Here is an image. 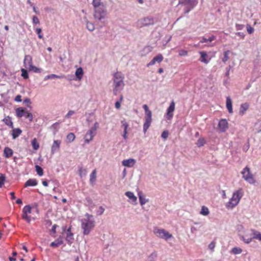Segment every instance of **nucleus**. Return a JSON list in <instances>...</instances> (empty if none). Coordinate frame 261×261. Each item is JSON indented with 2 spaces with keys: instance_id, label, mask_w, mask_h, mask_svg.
<instances>
[{
  "instance_id": "nucleus-25",
  "label": "nucleus",
  "mask_w": 261,
  "mask_h": 261,
  "mask_svg": "<svg viewBox=\"0 0 261 261\" xmlns=\"http://www.w3.org/2000/svg\"><path fill=\"white\" fill-rule=\"evenodd\" d=\"M63 243V241L61 237H59L55 241L50 243V246L53 247H58Z\"/></svg>"
},
{
  "instance_id": "nucleus-42",
  "label": "nucleus",
  "mask_w": 261,
  "mask_h": 261,
  "mask_svg": "<svg viewBox=\"0 0 261 261\" xmlns=\"http://www.w3.org/2000/svg\"><path fill=\"white\" fill-rule=\"evenodd\" d=\"M242 252V249L239 247H234L232 249L231 251V252L234 254H239L241 253Z\"/></svg>"
},
{
  "instance_id": "nucleus-4",
  "label": "nucleus",
  "mask_w": 261,
  "mask_h": 261,
  "mask_svg": "<svg viewBox=\"0 0 261 261\" xmlns=\"http://www.w3.org/2000/svg\"><path fill=\"white\" fill-rule=\"evenodd\" d=\"M143 108L145 111V122L143 124V132L145 134L152 121V112L149 109L147 105H144Z\"/></svg>"
},
{
  "instance_id": "nucleus-49",
  "label": "nucleus",
  "mask_w": 261,
  "mask_h": 261,
  "mask_svg": "<svg viewBox=\"0 0 261 261\" xmlns=\"http://www.w3.org/2000/svg\"><path fill=\"white\" fill-rule=\"evenodd\" d=\"M21 76L25 79H27L28 78V71L26 69L22 68L21 69Z\"/></svg>"
},
{
  "instance_id": "nucleus-44",
  "label": "nucleus",
  "mask_w": 261,
  "mask_h": 261,
  "mask_svg": "<svg viewBox=\"0 0 261 261\" xmlns=\"http://www.w3.org/2000/svg\"><path fill=\"white\" fill-rule=\"evenodd\" d=\"M24 116L26 118H28L29 120L30 121H32L33 120V115L32 113H31L30 112H29L28 110H27L25 112V114H24Z\"/></svg>"
},
{
  "instance_id": "nucleus-20",
  "label": "nucleus",
  "mask_w": 261,
  "mask_h": 261,
  "mask_svg": "<svg viewBox=\"0 0 261 261\" xmlns=\"http://www.w3.org/2000/svg\"><path fill=\"white\" fill-rule=\"evenodd\" d=\"M136 160L134 159H129L124 160L122 162V165L126 167L131 168L133 167L136 164Z\"/></svg>"
},
{
  "instance_id": "nucleus-32",
  "label": "nucleus",
  "mask_w": 261,
  "mask_h": 261,
  "mask_svg": "<svg viewBox=\"0 0 261 261\" xmlns=\"http://www.w3.org/2000/svg\"><path fill=\"white\" fill-rule=\"evenodd\" d=\"M22 133L21 130L20 128H14L12 130V136L13 139H16Z\"/></svg>"
},
{
  "instance_id": "nucleus-56",
  "label": "nucleus",
  "mask_w": 261,
  "mask_h": 261,
  "mask_svg": "<svg viewBox=\"0 0 261 261\" xmlns=\"http://www.w3.org/2000/svg\"><path fill=\"white\" fill-rule=\"evenodd\" d=\"M188 55V51L185 49H180L179 50V56H187Z\"/></svg>"
},
{
  "instance_id": "nucleus-29",
  "label": "nucleus",
  "mask_w": 261,
  "mask_h": 261,
  "mask_svg": "<svg viewBox=\"0 0 261 261\" xmlns=\"http://www.w3.org/2000/svg\"><path fill=\"white\" fill-rule=\"evenodd\" d=\"M13 151L12 149L9 147H6L4 150V155L6 158H9L13 155Z\"/></svg>"
},
{
  "instance_id": "nucleus-7",
  "label": "nucleus",
  "mask_w": 261,
  "mask_h": 261,
  "mask_svg": "<svg viewBox=\"0 0 261 261\" xmlns=\"http://www.w3.org/2000/svg\"><path fill=\"white\" fill-rule=\"evenodd\" d=\"M198 0H180L179 4L184 7L185 13H188L198 4Z\"/></svg>"
},
{
  "instance_id": "nucleus-28",
  "label": "nucleus",
  "mask_w": 261,
  "mask_h": 261,
  "mask_svg": "<svg viewBox=\"0 0 261 261\" xmlns=\"http://www.w3.org/2000/svg\"><path fill=\"white\" fill-rule=\"evenodd\" d=\"M38 182L36 179L30 178L25 183V187H34L37 185Z\"/></svg>"
},
{
  "instance_id": "nucleus-15",
  "label": "nucleus",
  "mask_w": 261,
  "mask_h": 261,
  "mask_svg": "<svg viewBox=\"0 0 261 261\" xmlns=\"http://www.w3.org/2000/svg\"><path fill=\"white\" fill-rule=\"evenodd\" d=\"M218 128L221 132H225L228 128V123L226 119H221L218 123Z\"/></svg>"
},
{
  "instance_id": "nucleus-62",
  "label": "nucleus",
  "mask_w": 261,
  "mask_h": 261,
  "mask_svg": "<svg viewBox=\"0 0 261 261\" xmlns=\"http://www.w3.org/2000/svg\"><path fill=\"white\" fill-rule=\"evenodd\" d=\"M230 69V66H229L226 68L225 76L228 77L229 75V71Z\"/></svg>"
},
{
  "instance_id": "nucleus-17",
  "label": "nucleus",
  "mask_w": 261,
  "mask_h": 261,
  "mask_svg": "<svg viewBox=\"0 0 261 261\" xmlns=\"http://www.w3.org/2000/svg\"><path fill=\"white\" fill-rule=\"evenodd\" d=\"M61 144V141L59 140H54L53 142V144L51 147V153L54 154L56 152L59 151L60 148V145Z\"/></svg>"
},
{
  "instance_id": "nucleus-38",
  "label": "nucleus",
  "mask_w": 261,
  "mask_h": 261,
  "mask_svg": "<svg viewBox=\"0 0 261 261\" xmlns=\"http://www.w3.org/2000/svg\"><path fill=\"white\" fill-rule=\"evenodd\" d=\"M96 170H94L90 174V181L91 183L93 184L96 180Z\"/></svg>"
},
{
  "instance_id": "nucleus-45",
  "label": "nucleus",
  "mask_w": 261,
  "mask_h": 261,
  "mask_svg": "<svg viewBox=\"0 0 261 261\" xmlns=\"http://www.w3.org/2000/svg\"><path fill=\"white\" fill-rule=\"evenodd\" d=\"M240 237L241 239V240H243L244 242V243H245L246 244L250 243L252 241V239H253L251 238H246L243 236H240Z\"/></svg>"
},
{
  "instance_id": "nucleus-35",
  "label": "nucleus",
  "mask_w": 261,
  "mask_h": 261,
  "mask_svg": "<svg viewBox=\"0 0 261 261\" xmlns=\"http://www.w3.org/2000/svg\"><path fill=\"white\" fill-rule=\"evenodd\" d=\"M251 231L252 232L253 235L252 238L261 241V233L259 231L254 229H251Z\"/></svg>"
},
{
  "instance_id": "nucleus-3",
  "label": "nucleus",
  "mask_w": 261,
  "mask_h": 261,
  "mask_svg": "<svg viewBox=\"0 0 261 261\" xmlns=\"http://www.w3.org/2000/svg\"><path fill=\"white\" fill-rule=\"evenodd\" d=\"M243 195L242 189H240L233 193L231 198L226 203V207L228 209H232L239 203Z\"/></svg>"
},
{
  "instance_id": "nucleus-19",
  "label": "nucleus",
  "mask_w": 261,
  "mask_h": 261,
  "mask_svg": "<svg viewBox=\"0 0 261 261\" xmlns=\"http://www.w3.org/2000/svg\"><path fill=\"white\" fill-rule=\"evenodd\" d=\"M65 239L68 242V244L71 245L73 241V234L71 231V228L69 227L66 231Z\"/></svg>"
},
{
  "instance_id": "nucleus-10",
  "label": "nucleus",
  "mask_w": 261,
  "mask_h": 261,
  "mask_svg": "<svg viewBox=\"0 0 261 261\" xmlns=\"http://www.w3.org/2000/svg\"><path fill=\"white\" fill-rule=\"evenodd\" d=\"M241 174L242 177L250 184H254L256 182V180L248 167H245L241 171Z\"/></svg>"
},
{
  "instance_id": "nucleus-24",
  "label": "nucleus",
  "mask_w": 261,
  "mask_h": 261,
  "mask_svg": "<svg viewBox=\"0 0 261 261\" xmlns=\"http://www.w3.org/2000/svg\"><path fill=\"white\" fill-rule=\"evenodd\" d=\"M84 75L83 69L82 67L78 68L75 72V75L79 81H80L83 78Z\"/></svg>"
},
{
  "instance_id": "nucleus-21",
  "label": "nucleus",
  "mask_w": 261,
  "mask_h": 261,
  "mask_svg": "<svg viewBox=\"0 0 261 261\" xmlns=\"http://www.w3.org/2000/svg\"><path fill=\"white\" fill-rule=\"evenodd\" d=\"M23 63L25 68L29 69L33 65L32 57L30 55L25 56Z\"/></svg>"
},
{
  "instance_id": "nucleus-55",
  "label": "nucleus",
  "mask_w": 261,
  "mask_h": 261,
  "mask_svg": "<svg viewBox=\"0 0 261 261\" xmlns=\"http://www.w3.org/2000/svg\"><path fill=\"white\" fill-rule=\"evenodd\" d=\"M169 135L168 132L167 130H164L161 135V137L164 139L166 140Z\"/></svg>"
},
{
  "instance_id": "nucleus-51",
  "label": "nucleus",
  "mask_w": 261,
  "mask_h": 261,
  "mask_svg": "<svg viewBox=\"0 0 261 261\" xmlns=\"http://www.w3.org/2000/svg\"><path fill=\"white\" fill-rule=\"evenodd\" d=\"M104 211L105 208L102 206H100L96 211V215L98 216L101 215L103 213Z\"/></svg>"
},
{
  "instance_id": "nucleus-36",
  "label": "nucleus",
  "mask_w": 261,
  "mask_h": 261,
  "mask_svg": "<svg viewBox=\"0 0 261 261\" xmlns=\"http://www.w3.org/2000/svg\"><path fill=\"white\" fill-rule=\"evenodd\" d=\"M62 77H63L62 76L58 75H57L55 74H49V75L45 76L44 78V80L47 81L49 79H55V78L61 79Z\"/></svg>"
},
{
  "instance_id": "nucleus-60",
  "label": "nucleus",
  "mask_w": 261,
  "mask_h": 261,
  "mask_svg": "<svg viewBox=\"0 0 261 261\" xmlns=\"http://www.w3.org/2000/svg\"><path fill=\"white\" fill-rule=\"evenodd\" d=\"M75 112L73 110H70L68 111L67 114L65 115V118H70L72 115L74 114Z\"/></svg>"
},
{
  "instance_id": "nucleus-43",
  "label": "nucleus",
  "mask_w": 261,
  "mask_h": 261,
  "mask_svg": "<svg viewBox=\"0 0 261 261\" xmlns=\"http://www.w3.org/2000/svg\"><path fill=\"white\" fill-rule=\"evenodd\" d=\"M66 138L69 142H72L75 139V135L73 133H70L67 135Z\"/></svg>"
},
{
  "instance_id": "nucleus-50",
  "label": "nucleus",
  "mask_w": 261,
  "mask_h": 261,
  "mask_svg": "<svg viewBox=\"0 0 261 261\" xmlns=\"http://www.w3.org/2000/svg\"><path fill=\"white\" fill-rule=\"evenodd\" d=\"M215 246H216V242L215 241H212L208 245V248L212 251H214Z\"/></svg>"
},
{
  "instance_id": "nucleus-31",
  "label": "nucleus",
  "mask_w": 261,
  "mask_h": 261,
  "mask_svg": "<svg viewBox=\"0 0 261 261\" xmlns=\"http://www.w3.org/2000/svg\"><path fill=\"white\" fill-rule=\"evenodd\" d=\"M84 20L86 23V28L87 29L91 32H92L95 29V26L94 24L92 22H89L86 18H84Z\"/></svg>"
},
{
  "instance_id": "nucleus-12",
  "label": "nucleus",
  "mask_w": 261,
  "mask_h": 261,
  "mask_svg": "<svg viewBox=\"0 0 261 261\" xmlns=\"http://www.w3.org/2000/svg\"><path fill=\"white\" fill-rule=\"evenodd\" d=\"M175 110V102L172 101L166 110V118L168 120H171L173 117V112Z\"/></svg>"
},
{
  "instance_id": "nucleus-63",
  "label": "nucleus",
  "mask_w": 261,
  "mask_h": 261,
  "mask_svg": "<svg viewBox=\"0 0 261 261\" xmlns=\"http://www.w3.org/2000/svg\"><path fill=\"white\" fill-rule=\"evenodd\" d=\"M236 34L242 39H244L245 37V34L243 32H237L236 33Z\"/></svg>"
},
{
  "instance_id": "nucleus-26",
  "label": "nucleus",
  "mask_w": 261,
  "mask_h": 261,
  "mask_svg": "<svg viewBox=\"0 0 261 261\" xmlns=\"http://www.w3.org/2000/svg\"><path fill=\"white\" fill-rule=\"evenodd\" d=\"M226 106L229 113H232V101L229 97L226 98Z\"/></svg>"
},
{
  "instance_id": "nucleus-46",
  "label": "nucleus",
  "mask_w": 261,
  "mask_h": 261,
  "mask_svg": "<svg viewBox=\"0 0 261 261\" xmlns=\"http://www.w3.org/2000/svg\"><path fill=\"white\" fill-rule=\"evenodd\" d=\"M6 181V177L3 174L0 175V188H2Z\"/></svg>"
},
{
  "instance_id": "nucleus-33",
  "label": "nucleus",
  "mask_w": 261,
  "mask_h": 261,
  "mask_svg": "<svg viewBox=\"0 0 261 261\" xmlns=\"http://www.w3.org/2000/svg\"><path fill=\"white\" fill-rule=\"evenodd\" d=\"M200 214L201 215L206 216L209 215L210 211L208 208L205 206H202L201 210L199 212Z\"/></svg>"
},
{
  "instance_id": "nucleus-6",
  "label": "nucleus",
  "mask_w": 261,
  "mask_h": 261,
  "mask_svg": "<svg viewBox=\"0 0 261 261\" xmlns=\"http://www.w3.org/2000/svg\"><path fill=\"white\" fill-rule=\"evenodd\" d=\"M107 10L104 5L94 7L93 16L95 19L101 20L106 17Z\"/></svg>"
},
{
  "instance_id": "nucleus-34",
  "label": "nucleus",
  "mask_w": 261,
  "mask_h": 261,
  "mask_svg": "<svg viewBox=\"0 0 261 261\" xmlns=\"http://www.w3.org/2000/svg\"><path fill=\"white\" fill-rule=\"evenodd\" d=\"M230 51L227 50L224 51L223 57L222 58V61L224 63H225L229 59Z\"/></svg>"
},
{
  "instance_id": "nucleus-39",
  "label": "nucleus",
  "mask_w": 261,
  "mask_h": 261,
  "mask_svg": "<svg viewBox=\"0 0 261 261\" xmlns=\"http://www.w3.org/2000/svg\"><path fill=\"white\" fill-rule=\"evenodd\" d=\"M32 145L35 150H37L39 148V144L37 142L36 138H34L32 141Z\"/></svg>"
},
{
  "instance_id": "nucleus-40",
  "label": "nucleus",
  "mask_w": 261,
  "mask_h": 261,
  "mask_svg": "<svg viewBox=\"0 0 261 261\" xmlns=\"http://www.w3.org/2000/svg\"><path fill=\"white\" fill-rule=\"evenodd\" d=\"M157 252L156 251L153 252L151 254L148 256V261H155L156 258L157 257Z\"/></svg>"
},
{
  "instance_id": "nucleus-1",
  "label": "nucleus",
  "mask_w": 261,
  "mask_h": 261,
  "mask_svg": "<svg viewBox=\"0 0 261 261\" xmlns=\"http://www.w3.org/2000/svg\"><path fill=\"white\" fill-rule=\"evenodd\" d=\"M81 228L84 235H88L95 226V220L93 215L86 213L81 220Z\"/></svg>"
},
{
  "instance_id": "nucleus-53",
  "label": "nucleus",
  "mask_w": 261,
  "mask_h": 261,
  "mask_svg": "<svg viewBox=\"0 0 261 261\" xmlns=\"http://www.w3.org/2000/svg\"><path fill=\"white\" fill-rule=\"evenodd\" d=\"M29 70L30 71H33L34 72L37 73V72H40L41 69L40 68H38L33 65L29 69Z\"/></svg>"
},
{
  "instance_id": "nucleus-5",
  "label": "nucleus",
  "mask_w": 261,
  "mask_h": 261,
  "mask_svg": "<svg viewBox=\"0 0 261 261\" xmlns=\"http://www.w3.org/2000/svg\"><path fill=\"white\" fill-rule=\"evenodd\" d=\"M153 232L156 237L166 241H167L173 238L171 233H169L168 231L163 228L155 227L153 228Z\"/></svg>"
},
{
  "instance_id": "nucleus-18",
  "label": "nucleus",
  "mask_w": 261,
  "mask_h": 261,
  "mask_svg": "<svg viewBox=\"0 0 261 261\" xmlns=\"http://www.w3.org/2000/svg\"><path fill=\"white\" fill-rule=\"evenodd\" d=\"M163 56L161 54H158L157 56L154 57L150 62H149L147 64V66L149 67L150 66H152L154 64H155L156 62L159 63L163 60Z\"/></svg>"
},
{
  "instance_id": "nucleus-27",
  "label": "nucleus",
  "mask_w": 261,
  "mask_h": 261,
  "mask_svg": "<svg viewBox=\"0 0 261 261\" xmlns=\"http://www.w3.org/2000/svg\"><path fill=\"white\" fill-rule=\"evenodd\" d=\"M26 111L27 110L25 109L22 107L17 108L16 109V116L19 118H21L22 116H24Z\"/></svg>"
},
{
  "instance_id": "nucleus-57",
  "label": "nucleus",
  "mask_w": 261,
  "mask_h": 261,
  "mask_svg": "<svg viewBox=\"0 0 261 261\" xmlns=\"http://www.w3.org/2000/svg\"><path fill=\"white\" fill-rule=\"evenodd\" d=\"M36 32L37 33V34H38V37L40 39H42L43 35L41 34L42 29L41 28H36Z\"/></svg>"
},
{
  "instance_id": "nucleus-14",
  "label": "nucleus",
  "mask_w": 261,
  "mask_h": 261,
  "mask_svg": "<svg viewBox=\"0 0 261 261\" xmlns=\"http://www.w3.org/2000/svg\"><path fill=\"white\" fill-rule=\"evenodd\" d=\"M200 57L199 61L205 64H207L211 60V58L208 55L207 53L205 51H199Z\"/></svg>"
},
{
  "instance_id": "nucleus-9",
  "label": "nucleus",
  "mask_w": 261,
  "mask_h": 261,
  "mask_svg": "<svg viewBox=\"0 0 261 261\" xmlns=\"http://www.w3.org/2000/svg\"><path fill=\"white\" fill-rule=\"evenodd\" d=\"M154 23V19L152 16H146L138 20L136 27L139 28L152 25Z\"/></svg>"
},
{
  "instance_id": "nucleus-61",
  "label": "nucleus",
  "mask_w": 261,
  "mask_h": 261,
  "mask_svg": "<svg viewBox=\"0 0 261 261\" xmlns=\"http://www.w3.org/2000/svg\"><path fill=\"white\" fill-rule=\"evenodd\" d=\"M15 101L17 102H21L22 101L21 96L20 95H17L15 98Z\"/></svg>"
},
{
  "instance_id": "nucleus-30",
  "label": "nucleus",
  "mask_w": 261,
  "mask_h": 261,
  "mask_svg": "<svg viewBox=\"0 0 261 261\" xmlns=\"http://www.w3.org/2000/svg\"><path fill=\"white\" fill-rule=\"evenodd\" d=\"M3 121L5 123L6 125L8 126L9 127L13 128V123L12 121L11 118L9 116H7L4 118L3 120Z\"/></svg>"
},
{
  "instance_id": "nucleus-52",
  "label": "nucleus",
  "mask_w": 261,
  "mask_h": 261,
  "mask_svg": "<svg viewBox=\"0 0 261 261\" xmlns=\"http://www.w3.org/2000/svg\"><path fill=\"white\" fill-rule=\"evenodd\" d=\"M247 31L249 34H251L254 31L253 28H252L250 24H247L246 25Z\"/></svg>"
},
{
  "instance_id": "nucleus-8",
  "label": "nucleus",
  "mask_w": 261,
  "mask_h": 261,
  "mask_svg": "<svg viewBox=\"0 0 261 261\" xmlns=\"http://www.w3.org/2000/svg\"><path fill=\"white\" fill-rule=\"evenodd\" d=\"M98 123L95 122L93 126L86 132L84 137L85 143L88 144L93 140V138L96 134V131L98 128Z\"/></svg>"
},
{
  "instance_id": "nucleus-23",
  "label": "nucleus",
  "mask_w": 261,
  "mask_h": 261,
  "mask_svg": "<svg viewBox=\"0 0 261 261\" xmlns=\"http://www.w3.org/2000/svg\"><path fill=\"white\" fill-rule=\"evenodd\" d=\"M249 108V105L248 103H242L240 108L239 111V114L241 116H243L246 112V111Z\"/></svg>"
},
{
  "instance_id": "nucleus-41",
  "label": "nucleus",
  "mask_w": 261,
  "mask_h": 261,
  "mask_svg": "<svg viewBox=\"0 0 261 261\" xmlns=\"http://www.w3.org/2000/svg\"><path fill=\"white\" fill-rule=\"evenodd\" d=\"M35 169H36V171L39 176H41L43 175V169L40 166L36 165L35 166Z\"/></svg>"
},
{
  "instance_id": "nucleus-54",
  "label": "nucleus",
  "mask_w": 261,
  "mask_h": 261,
  "mask_svg": "<svg viewBox=\"0 0 261 261\" xmlns=\"http://www.w3.org/2000/svg\"><path fill=\"white\" fill-rule=\"evenodd\" d=\"M122 127H123L124 130H127L128 124L125 120H123L121 121Z\"/></svg>"
},
{
  "instance_id": "nucleus-22",
  "label": "nucleus",
  "mask_w": 261,
  "mask_h": 261,
  "mask_svg": "<svg viewBox=\"0 0 261 261\" xmlns=\"http://www.w3.org/2000/svg\"><path fill=\"white\" fill-rule=\"evenodd\" d=\"M138 196L139 197L140 205H144L149 201V199L146 198V196L141 191H138Z\"/></svg>"
},
{
  "instance_id": "nucleus-64",
  "label": "nucleus",
  "mask_w": 261,
  "mask_h": 261,
  "mask_svg": "<svg viewBox=\"0 0 261 261\" xmlns=\"http://www.w3.org/2000/svg\"><path fill=\"white\" fill-rule=\"evenodd\" d=\"M127 130H123V133L122 136H123V138L125 140H126L127 139Z\"/></svg>"
},
{
  "instance_id": "nucleus-2",
  "label": "nucleus",
  "mask_w": 261,
  "mask_h": 261,
  "mask_svg": "<svg viewBox=\"0 0 261 261\" xmlns=\"http://www.w3.org/2000/svg\"><path fill=\"white\" fill-rule=\"evenodd\" d=\"M113 92L115 95H117L124 87V75L121 72H116L113 74Z\"/></svg>"
},
{
  "instance_id": "nucleus-37",
  "label": "nucleus",
  "mask_w": 261,
  "mask_h": 261,
  "mask_svg": "<svg viewBox=\"0 0 261 261\" xmlns=\"http://www.w3.org/2000/svg\"><path fill=\"white\" fill-rule=\"evenodd\" d=\"M206 143L205 139L203 137H200L198 139L196 142V145L198 147L203 146Z\"/></svg>"
},
{
  "instance_id": "nucleus-16",
  "label": "nucleus",
  "mask_w": 261,
  "mask_h": 261,
  "mask_svg": "<svg viewBox=\"0 0 261 261\" xmlns=\"http://www.w3.org/2000/svg\"><path fill=\"white\" fill-rule=\"evenodd\" d=\"M125 195L128 198V201L132 204L136 205L137 202V197L135 195L133 192L130 191L126 192Z\"/></svg>"
},
{
  "instance_id": "nucleus-11",
  "label": "nucleus",
  "mask_w": 261,
  "mask_h": 261,
  "mask_svg": "<svg viewBox=\"0 0 261 261\" xmlns=\"http://www.w3.org/2000/svg\"><path fill=\"white\" fill-rule=\"evenodd\" d=\"M33 207L30 205H27L24 206L22 210V218L27 222L30 223L31 220V217L29 214L32 213Z\"/></svg>"
},
{
  "instance_id": "nucleus-48",
  "label": "nucleus",
  "mask_w": 261,
  "mask_h": 261,
  "mask_svg": "<svg viewBox=\"0 0 261 261\" xmlns=\"http://www.w3.org/2000/svg\"><path fill=\"white\" fill-rule=\"evenodd\" d=\"M101 1V0H93L92 5L93 7L104 5Z\"/></svg>"
},
{
  "instance_id": "nucleus-13",
  "label": "nucleus",
  "mask_w": 261,
  "mask_h": 261,
  "mask_svg": "<svg viewBox=\"0 0 261 261\" xmlns=\"http://www.w3.org/2000/svg\"><path fill=\"white\" fill-rule=\"evenodd\" d=\"M216 38V36L212 35L209 36L208 38L206 37H202L199 42L197 44V46H199L200 43H207L206 45H205L206 46H214L215 45L214 44L211 43V42L215 40Z\"/></svg>"
},
{
  "instance_id": "nucleus-47",
  "label": "nucleus",
  "mask_w": 261,
  "mask_h": 261,
  "mask_svg": "<svg viewBox=\"0 0 261 261\" xmlns=\"http://www.w3.org/2000/svg\"><path fill=\"white\" fill-rule=\"evenodd\" d=\"M79 174L81 177L84 176L86 175L87 171L85 169L80 168L79 169Z\"/></svg>"
},
{
  "instance_id": "nucleus-58",
  "label": "nucleus",
  "mask_w": 261,
  "mask_h": 261,
  "mask_svg": "<svg viewBox=\"0 0 261 261\" xmlns=\"http://www.w3.org/2000/svg\"><path fill=\"white\" fill-rule=\"evenodd\" d=\"M244 28H245V25L244 24H238V23L236 24V30L238 31L242 30L244 29Z\"/></svg>"
},
{
  "instance_id": "nucleus-59",
  "label": "nucleus",
  "mask_w": 261,
  "mask_h": 261,
  "mask_svg": "<svg viewBox=\"0 0 261 261\" xmlns=\"http://www.w3.org/2000/svg\"><path fill=\"white\" fill-rule=\"evenodd\" d=\"M32 22L34 24L39 23V20L36 16H33L32 18Z\"/></svg>"
}]
</instances>
